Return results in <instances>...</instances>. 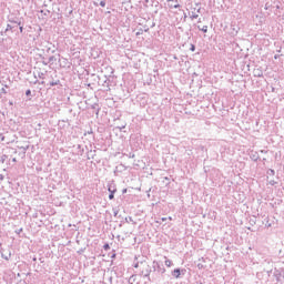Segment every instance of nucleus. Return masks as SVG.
<instances>
[{
  "instance_id": "7ed1b4c3",
  "label": "nucleus",
  "mask_w": 284,
  "mask_h": 284,
  "mask_svg": "<svg viewBox=\"0 0 284 284\" xmlns=\"http://www.w3.org/2000/svg\"><path fill=\"white\" fill-rule=\"evenodd\" d=\"M100 6H101V8H105V0H102V1L100 2Z\"/></svg>"
},
{
  "instance_id": "ddd939ff",
  "label": "nucleus",
  "mask_w": 284,
  "mask_h": 284,
  "mask_svg": "<svg viewBox=\"0 0 284 284\" xmlns=\"http://www.w3.org/2000/svg\"><path fill=\"white\" fill-rule=\"evenodd\" d=\"M162 221H168V217H162Z\"/></svg>"
},
{
  "instance_id": "4468645a",
  "label": "nucleus",
  "mask_w": 284,
  "mask_h": 284,
  "mask_svg": "<svg viewBox=\"0 0 284 284\" xmlns=\"http://www.w3.org/2000/svg\"><path fill=\"white\" fill-rule=\"evenodd\" d=\"M169 221H172V216L169 217Z\"/></svg>"
},
{
  "instance_id": "f8f14e48",
  "label": "nucleus",
  "mask_w": 284,
  "mask_h": 284,
  "mask_svg": "<svg viewBox=\"0 0 284 284\" xmlns=\"http://www.w3.org/2000/svg\"><path fill=\"white\" fill-rule=\"evenodd\" d=\"M20 32H23V27H20Z\"/></svg>"
},
{
  "instance_id": "f257e3e1",
  "label": "nucleus",
  "mask_w": 284,
  "mask_h": 284,
  "mask_svg": "<svg viewBox=\"0 0 284 284\" xmlns=\"http://www.w3.org/2000/svg\"><path fill=\"white\" fill-rule=\"evenodd\" d=\"M173 276H174L175 278H180V277H181V270H180V268H175V270L173 271Z\"/></svg>"
},
{
  "instance_id": "39448f33",
  "label": "nucleus",
  "mask_w": 284,
  "mask_h": 284,
  "mask_svg": "<svg viewBox=\"0 0 284 284\" xmlns=\"http://www.w3.org/2000/svg\"><path fill=\"white\" fill-rule=\"evenodd\" d=\"M110 201H112V199H114V192H111L109 195Z\"/></svg>"
},
{
  "instance_id": "2eb2a0df",
  "label": "nucleus",
  "mask_w": 284,
  "mask_h": 284,
  "mask_svg": "<svg viewBox=\"0 0 284 284\" xmlns=\"http://www.w3.org/2000/svg\"><path fill=\"white\" fill-rule=\"evenodd\" d=\"M123 192H128V190L125 189Z\"/></svg>"
},
{
  "instance_id": "9d476101",
  "label": "nucleus",
  "mask_w": 284,
  "mask_h": 284,
  "mask_svg": "<svg viewBox=\"0 0 284 284\" xmlns=\"http://www.w3.org/2000/svg\"><path fill=\"white\" fill-rule=\"evenodd\" d=\"M202 31H203V32H207V27H204V28L202 29Z\"/></svg>"
},
{
  "instance_id": "1a4fd4ad",
  "label": "nucleus",
  "mask_w": 284,
  "mask_h": 284,
  "mask_svg": "<svg viewBox=\"0 0 284 284\" xmlns=\"http://www.w3.org/2000/svg\"><path fill=\"white\" fill-rule=\"evenodd\" d=\"M104 250H110V244H104Z\"/></svg>"
},
{
  "instance_id": "423d86ee",
  "label": "nucleus",
  "mask_w": 284,
  "mask_h": 284,
  "mask_svg": "<svg viewBox=\"0 0 284 284\" xmlns=\"http://www.w3.org/2000/svg\"><path fill=\"white\" fill-rule=\"evenodd\" d=\"M135 34H136V37L143 34V29H141L140 31H138Z\"/></svg>"
},
{
  "instance_id": "f03ea898",
  "label": "nucleus",
  "mask_w": 284,
  "mask_h": 284,
  "mask_svg": "<svg viewBox=\"0 0 284 284\" xmlns=\"http://www.w3.org/2000/svg\"><path fill=\"white\" fill-rule=\"evenodd\" d=\"M164 263H165L166 267H172V261L166 260Z\"/></svg>"
},
{
  "instance_id": "0eeeda50",
  "label": "nucleus",
  "mask_w": 284,
  "mask_h": 284,
  "mask_svg": "<svg viewBox=\"0 0 284 284\" xmlns=\"http://www.w3.org/2000/svg\"><path fill=\"white\" fill-rule=\"evenodd\" d=\"M109 192H111V194H112V192H113V194L116 192V189H111V187H109Z\"/></svg>"
},
{
  "instance_id": "6e6552de",
  "label": "nucleus",
  "mask_w": 284,
  "mask_h": 284,
  "mask_svg": "<svg viewBox=\"0 0 284 284\" xmlns=\"http://www.w3.org/2000/svg\"><path fill=\"white\" fill-rule=\"evenodd\" d=\"M26 94H27V97H30V94H32V91L27 90Z\"/></svg>"
},
{
  "instance_id": "9b49d317",
  "label": "nucleus",
  "mask_w": 284,
  "mask_h": 284,
  "mask_svg": "<svg viewBox=\"0 0 284 284\" xmlns=\"http://www.w3.org/2000/svg\"><path fill=\"white\" fill-rule=\"evenodd\" d=\"M173 8H181V6L180 4H175V6H173Z\"/></svg>"
},
{
  "instance_id": "20e7f679",
  "label": "nucleus",
  "mask_w": 284,
  "mask_h": 284,
  "mask_svg": "<svg viewBox=\"0 0 284 284\" xmlns=\"http://www.w3.org/2000/svg\"><path fill=\"white\" fill-rule=\"evenodd\" d=\"M190 50H191V52H194V50H196V47L194 44H191Z\"/></svg>"
}]
</instances>
